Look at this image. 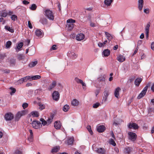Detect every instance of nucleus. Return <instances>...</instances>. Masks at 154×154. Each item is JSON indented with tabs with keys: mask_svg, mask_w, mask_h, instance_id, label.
I'll list each match as a JSON object with an SVG mask.
<instances>
[{
	"mask_svg": "<svg viewBox=\"0 0 154 154\" xmlns=\"http://www.w3.org/2000/svg\"><path fill=\"white\" fill-rule=\"evenodd\" d=\"M148 111L149 112H154V108H149L148 109Z\"/></svg>",
	"mask_w": 154,
	"mask_h": 154,
	"instance_id": "56",
	"label": "nucleus"
},
{
	"mask_svg": "<svg viewBox=\"0 0 154 154\" xmlns=\"http://www.w3.org/2000/svg\"><path fill=\"white\" fill-rule=\"evenodd\" d=\"M39 21L43 25L46 24L48 23L47 20L44 17L41 18Z\"/></svg>",
	"mask_w": 154,
	"mask_h": 154,
	"instance_id": "22",
	"label": "nucleus"
},
{
	"mask_svg": "<svg viewBox=\"0 0 154 154\" xmlns=\"http://www.w3.org/2000/svg\"><path fill=\"white\" fill-rule=\"evenodd\" d=\"M30 114L33 117H38L39 116L38 113L36 111L32 112Z\"/></svg>",
	"mask_w": 154,
	"mask_h": 154,
	"instance_id": "31",
	"label": "nucleus"
},
{
	"mask_svg": "<svg viewBox=\"0 0 154 154\" xmlns=\"http://www.w3.org/2000/svg\"><path fill=\"white\" fill-rule=\"evenodd\" d=\"M13 115L10 112L6 114L4 116L5 118L6 121H9L13 119L14 118Z\"/></svg>",
	"mask_w": 154,
	"mask_h": 154,
	"instance_id": "6",
	"label": "nucleus"
},
{
	"mask_svg": "<svg viewBox=\"0 0 154 154\" xmlns=\"http://www.w3.org/2000/svg\"><path fill=\"white\" fill-rule=\"evenodd\" d=\"M57 82L55 81H53L51 85L49 86L48 89L49 90H52L56 85Z\"/></svg>",
	"mask_w": 154,
	"mask_h": 154,
	"instance_id": "20",
	"label": "nucleus"
},
{
	"mask_svg": "<svg viewBox=\"0 0 154 154\" xmlns=\"http://www.w3.org/2000/svg\"><path fill=\"white\" fill-rule=\"evenodd\" d=\"M110 53V51L108 49H106L103 51L104 56L106 57L108 56Z\"/></svg>",
	"mask_w": 154,
	"mask_h": 154,
	"instance_id": "32",
	"label": "nucleus"
},
{
	"mask_svg": "<svg viewBox=\"0 0 154 154\" xmlns=\"http://www.w3.org/2000/svg\"><path fill=\"white\" fill-rule=\"evenodd\" d=\"M121 88L119 87H117L115 90L114 92V95L115 97L117 98H120L119 92L121 91Z\"/></svg>",
	"mask_w": 154,
	"mask_h": 154,
	"instance_id": "10",
	"label": "nucleus"
},
{
	"mask_svg": "<svg viewBox=\"0 0 154 154\" xmlns=\"http://www.w3.org/2000/svg\"><path fill=\"white\" fill-rule=\"evenodd\" d=\"M10 89L11 90V92L10 93L12 95L13 94H14L15 92L16 91L15 88L12 87H11Z\"/></svg>",
	"mask_w": 154,
	"mask_h": 154,
	"instance_id": "48",
	"label": "nucleus"
},
{
	"mask_svg": "<svg viewBox=\"0 0 154 154\" xmlns=\"http://www.w3.org/2000/svg\"><path fill=\"white\" fill-rule=\"evenodd\" d=\"M100 105L99 103H97L93 104V107L94 108H96L98 107Z\"/></svg>",
	"mask_w": 154,
	"mask_h": 154,
	"instance_id": "49",
	"label": "nucleus"
},
{
	"mask_svg": "<svg viewBox=\"0 0 154 154\" xmlns=\"http://www.w3.org/2000/svg\"><path fill=\"white\" fill-rule=\"evenodd\" d=\"M128 126L129 129L133 128L135 130L139 128L138 125L135 123H130L128 124Z\"/></svg>",
	"mask_w": 154,
	"mask_h": 154,
	"instance_id": "8",
	"label": "nucleus"
},
{
	"mask_svg": "<svg viewBox=\"0 0 154 154\" xmlns=\"http://www.w3.org/2000/svg\"><path fill=\"white\" fill-rule=\"evenodd\" d=\"M23 82H26L28 80L30 79V77L29 76H27L25 77L22 78Z\"/></svg>",
	"mask_w": 154,
	"mask_h": 154,
	"instance_id": "40",
	"label": "nucleus"
},
{
	"mask_svg": "<svg viewBox=\"0 0 154 154\" xmlns=\"http://www.w3.org/2000/svg\"><path fill=\"white\" fill-rule=\"evenodd\" d=\"M0 22H2V24L3 25L5 24V21L4 20V18L3 17H1L0 18Z\"/></svg>",
	"mask_w": 154,
	"mask_h": 154,
	"instance_id": "55",
	"label": "nucleus"
},
{
	"mask_svg": "<svg viewBox=\"0 0 154 154\" xmlns=\"http://www.w3.org/2000/svg\"><path fill=\"white\" fill-rule=\"evenodd\" d=\"M117 60L119 62H122L124 61L125 60V57L121 55H119L117 57Z\"/></svg>",
	"mask_w": 154,
	"mask_h": 154,
	"instance_id": "18",
	"label": "nucleus"
},
{
	"mask_svg": "<svg viewBox=\"0 0 154 154\" xmlns=\"http://www.w3.org/2000/svg\"><path fill=\"white\" fill-rule=\"evenodd\" d=\"M81 84L83 86V89H85V86H86V84L85 83H84L83 81L81 83Z\"/></svg>",
	"mask_w": 154,
	"mask_h": 154,
	"instance_id": "63",
	"label": "nucleus"
},
{
	"mask_svg": "<svg viewBox=\"0 0 154 154\" xmlns=\"http://www.w3.org/2000/svg\"><path fill=\"white\" fill-rule=\"evenodd\" d=\"M40 121L42 122V124L43 125H45L47 124V121H45V119L43 118H41L40 119Z\"/></svg>",
	"mask_w": 154,
	"mask_h": 154,
	"instance_id": "44",
	"label": "nucleus"
},
{
	"mask_svg": "<svg viewBox=\"0 0 154 154\" xmlns=\"http://www.w3.org/2000/svg\"><path fill=\"white\" fill-rule=\"evenodd\" d=\"M23 43L22 42H20L18 44L16 48V49L17 52H18L20 50L22 47L23 46Z\"/></svg>",
	"mask_w": 154,
	"mask_h": 154,
	"instance_id": "19",
	"label": "nucleus"
},
{
	"mask_svg": "<svg viewBox=\"0 0 154 154\" xmlns=\"http://www.w3.org/2000/svg\"><path fill=\"white\" fill-rule=\"evenodd\" d=\"M18 59L19 60H21L24 59L23 57L22 54H18L17 55Z\"/></svg>",
	"mask_w": 154,
	"mask_h": 154,
	"instance_id": "46",
	"label": "nucleus"
},
{
	"mask_svg": "<svg viewBox=\"0 0 154 154\" xmlns=\"http://www.w3.org/2000/svg\"><path fill=\"white\" fill-rule=\"evenodd\" d=\"M8 15V13L5 12H2L0 14V16L1 17H6Z\"/></svg>",
	"mask_w": 154,
	"mask_h": 154,
	"instance_id": "43",
	"label": "nucleus"
},
{
	"mask_svg": "<svg viewBox=\"0 0 154 154\" xmlns=\"http://www.w3.org/2000/svg\"><path fill=\"white\" fill-rule=\"evenodd\" d=\"M39 109L40 110H42L44 109L45 108V106L43 104H40L39 105Z\"/></svg>",
	"mask_w": 154,
	"mask_h": 154,
	"instance_id": "52",
	"label": "nucleus"
},
{
	"mask_svg": "<svg viewBox=\"0 0 154 154\" xmlns=\"http://www.w3.org/2000/svg\"><path fill=\"white\" fill-rule=\"evenodd\" d=\"M75 81L77 83H81L83 81L81 79H79L77 78H76L75 79Z\"/></svg>",
	"mask_w": 154,
	"mask_h": 154,
	"instance_id": "51",
	"label": "nucleus"
},
{
	"mask_svg": "<svg viewBox=\"0 0 154 154\" xmlns=\"http://www.w3.org/2000/svg\"><path fill=\"white\" fill-rule=\"evenodd\" d=\"M98 80L99 82H105V78L104 77H102L98 78Z\"/></svg>",
	"mask_w": 154,
	"mask_h": 154,
	"instance_id": "47",
	"label": "nucleus"
},
{
	"mask_svg": "<svg viewBox=\"0 0 154 154\" xmlns=\"http://www.w3.org/2000/svg\"><path fill=\"white\" fill-rule=\"evenodd\" d=\"M151 48L152 49L154 50V43H152L151 44Z\"/></svg>",
	"mask_w": 154,
	"mask_h": 154,
	"instance_id": "64",
	"label": "nucleus"
},
{
	"mask_svg": "<svg viewBox=\"0 0 154 154\" xmlns=\"http://www.w3.org/2000/svg\"><path fill=\"white\" fill-rule=\"evenodd\" d=\"M98 46L100 47H103L104 46V44L103 43H101V42H99L98 43Z\"/></svg>",
	"mask_w": 154,
	"mask_h": 154,
	"instance_id": "57",
	"label": "nucleus"
},
{
	"mask_svg": "<svg viewBox=\"0 0 154 154\" xmlns=\"http://www.w3.org/2000/svg\"><path fill=\"white\" fill-rule=\"evenodd\" d=\"M26 113L25 110H23L21 112H18L17 115V117L20 118L22 116L25 115Z\"/></svg>",
	"mask_w": 154,
	"mask_h": 154,
	"instance_id": "13",
	"label": "nucleus"
},
{
	"mask_svg": "<svg viewBox=\"0 0 154 154\" xmlns=\"http://www.w3.org/2000/svg\"><path fill=\"white\" fill-rule=\"evenodd\" d=\"M23 3L25 5H27L29 3L28 1L26 0H24L23 1Z\"/></svg>",
	"mask_w": 154,
	"mask_h": 154,
	"instance_id": "61",
	"label": "nucleus"
},
{
	"mask_svg": "<svg viewBox=\"0 0 154 154\" xmlns=\"http://www.w3.org/2000/svg\"><path fill=\"white\" fill-rule=\"evenodd\" d=\"M97 152L99 153L104 154L105 153L106 151L103 149L100 148H98L97 150Z\"/></svg>",
	"mask_w": 154,
	"mask_h": 154,
	"instance_id": "26",
	"label": "nucleus"
},
{
	"mask_svg": "<svg viewBox=\"0 0 154 154\" xmlns=\"http://www.w3.org/2000/svg\"><path fill=\"white\" fill-rule=\"evenodd\" d=\"M17 82L19 84H20L23 83L22 78L21 79H20Z\"/></svg>",
	"mask_w": 154,
	"mask_h": 154,
	"instance_id": "62",
	"label": "nucleus"
},
{
	"mask_svg": "<svg viewBox=\"0 0 154 154\" xmlns=\"http://www.w3.org/2000/svg\"><path fill=\"white\" fill-rule=\"evenodd\" d=\"M60 149L59 146H57L54 147L51 150V152L52 153H56L58 152Z\"/></svg>",
	"mask_w": 154,
	"mask_h": 154,
	"instance_id": "16",
	"label": "nucleus"
},
{
	"mask_svg": "<svg viewBox=\"0 0 154 154\" xmlns=\"http://www.w3.org/2000/svg\"><path fill=\"white\" fill-rule=\"evenodd\" d=\"M28 106V104L27 103H24L22 105V106L24 109L27 107Z\"/></svg>",
	"mask_w": 154,
	"mask_h": 154,
	"instance_id": "53",
	"label": "nucleus"
},
{
	"mask_svg": "<svg viewBox=\"0 0 154 154\" xmlns=\"http://www.w3.org/2000/svg\"><path fill=\"white\" fill-rule=\"evenodd\" d=\"M30 79H32V80H36L39 79L41 78V76L39 75H35L34 76H30Z\"/></svg>",
	"mask_w": 154,
	"mask_h": 154,
	"instance_id": "25",
	"label": "nucleus"
},
{
	"mask_svg": "<svg viewBox=\"0 0 154 154\" xmlns=\"http://www.w3.org/2000/svg\"><path fill=\"white\" fill-rule=\"evenodd\" d=\"M60 94L57 91H54L52 94V97L54 100L57 101L59 100Z\"/></svg>",
	"mask_w": 154,
	"mask_h": 154,
	"instance_id": "7",
	"label": "nucleus"
},
{
	"mask_svg": "<svg viewBox=\"0 0 154 154\" xmlns=\"http://www.w3.org/2000/svg\"><path fill=\"white\" fill-rule=\"evenodd\" d=\"M144 12L146 14H148L149 13V8L145 9L144 11Z\"/></svg>",
	"mask_w": 154,
	"mask_h": 154,
	"instance_id": "59",
	"label": "nucleus"
},
{
	"mask_svg": "<svg viewBox=\"0 0 154 154\" xmlns=\"http://www.w3.org/2000/svg\"><path fill=\"white\" fill-rule=\"evenodd\" d=\"M85 37V35L82 33H80L77 34L76 36V39L77 40L80 41L83 40Z\"/></svg>",
	"mask_w": 154,
	"mask_h": 154,
	"instance_id": "11",
	"label": "nucleus"
},
{
	"mask_svg": "<svg viewBox=\"0 0 154 154\" xmlns=\"http://www.w3.org/2000/svg\"><path fill=\"white\" fill-rule=\"evenodd\" d=\"M37 63L38 62L37 61L34 62H31L29 63L28 66L32 68L35 66Z\"/></svg>",
	"mask_w": 154,
	"mask_h": 154,
	"instance_id": "24",
	"label": "nucleus"
},
{
	"mask_svg": "<svg viewBox=\"0 0 154 154\" xmlns=\"http://www.w3.org/2000/svg\"><path fill=\"white\" fill-rule=\"evenodd\" d=\"M69 109V107L68 105H64L63 108V110L65 112H66L68 111Z\"/></svg>",
	"mask_w": 154,
	"mask_h": 154,
	"instance_id": "34",
	"label": "nucleus"
},
{
	"mask_svg": "<svg viewBox=\"0 0 154 154\" xmlns=\"http://www.w3.org/2000/svg\"><path fill=\"white\" fill-rule=\"evenodd\" d=\"M109 143L113 146H115L116 145V144L114 140L112 139H110L109 140Z\"/></svg>",
	"mask_w": 154,
	"mask_h": 154,
	"instance_id": "38",
	"label": "nucleus"
},
{
	"mask_svg": "<svg viewBox=\"0 0 154 154\" xmlns=\"http://www.w3.org/2000/svg\"><path fill=\"white\" fill-rule=\"evenodd\" d=\"M113 1V0H105L104 3L107 6H110L111 3Z\"/></svg>",
	"mask_w": 154,
	"mask_h": 154,
	"instance_id": "30",
	"label": "nucleus"
},
{
	"mask_svg": "<svg viewBox=\"0 0 154 154\" xmlns=\"http://www.w3.org/2000/svg\"><path fill=\"white\" fill-rule=\"evenodd\" d=\"M131 148L129 147H127L125 148L124 149V152L125 153L129 154L131 151Z\"/></svg>",
	"mask_w": 154,
	"mask_h": 154,
	"instance_id": "35",
	"label": "nucleus"
},
{
	"mask_svg": "<svg viewBox=\"0 0 154 154\" xmlns=\"http://www.w3.org/2000/svg\"><path fill=\"white\" fill-rule=\"evenodd\" d=\"M142 80L140 78H137L135 81L134 83L135 85L137 86H139Z\"/></svg>",
	"mask_w": 154,
	"mask_h": 154,
	"instance_id": "21",
	"label": "nucleus"
},
{
	"mask_svg": "<svg viewBox=\"0 0 154 154\" xmlns=\"http://www.w3.org/2000/svg\"><path fill=\"white\" fill-rule=\"evenodd\" d=\"M128 138L132 141H135L137 137V134L133 132H129L128 133Z\"/></svg>",
	"mask_w": 154,
	"mask_h": 154,
	"instance_id": "3",
	"label": "nucleus"
},
{
	"mask_svg": "<svg viewBox=\"0 0 154 154\" xmlns=\"http://www.w3.org/2000/svg\"><path fill=\"white\" fill-rule=\"evenodd\" d=\"M32 51H33V52L32 53H30H30H29V55L32 56V55L34 54H35V49L34 48H33Z\"/></svg>",
	"mask_w": 154,
	"mask_h": 154,
	"instance_id": "60",
	"label": "nucleus"
},
{
	"mask_svg": "<svg viewBox=\"0 0 154 154\" xmlns=\"http://www.w3.org/2000/svg\"><path fill=\"white\" fill-rule=\"evenodd\" d=\"M12 45V42L11 41H7L5 45L6 46V48L8 49L9 48L11 45Z\"/></svg>",
	"mask_w": 154,
	"mask_h": 154,
	"instance_id": "33",
	"label": "nucleus"
},
{
	"mask_svg": "<svg viewBox=\"0 0 154 154\" xmlns=\"http://www.w3.org/2000/svg\"><path fill=\"white\" fill-rule=\"evenodd\" d=\"M68 55L73 59H75L77 57V55L74 52L71 51H69L68 52Z\"/></svg>",
	"mask_w": 154,
	"mask_h": 154,
	"instance_id": "15",
	"label": "nucleus"
},
{
	"mask_svg": "<svg viewBox=\"0 0 154 154\" xmlns=\"http://www.w3.org/2000/svg\"><path fill=\"white\" fill-rule=\"evenodd\" d=\"M74 140V138L73 137H71L68 139L67 142V144L68 145H72L73 143Z\"/></svg>",
	"mask_w": 154,
	"mask_h": 154,
	"instance_id": "29",
	"label": "nucleus"
},
{
	"mask_svg": "<svg viewBox=\"0 0 154 154\" xmlns=\"http://www.w3.org/2000/svg\"><path fill=\"white\" fill-rule=\"evenodd\" d=\"M44 14L49 20H53L54 19V14L52 11L47 9L44 11Z\"/></svg>",
	"mask_w": 154,
	"mask_h": 154,
	"instance_id": "1",
	"label": "nucleus"
},
{
	"mask_svg": "<svg viewBox=\"0 0 154 154\" xmlns=\"http://www.w3.org/2000/svg\"><path fill=\"white\" fill-rule=\"evenodd\" d=\"M28 26L29 28L30 29H32V24L29 21H28Z\"/></svg>",
	"mask_w": 154,
	"mask_h": 154,
	"instance_id": "58",
	"label": "nucleus"
},
{
	"mask_svg": "<svg viewBox=\"0 0 154 154\" xmlns=\"http://www.w3.org/2000/svg\"><path fill=\"white\" fill-rule=\"evenodd\" d=\"M32 127L36 129H38L42 126V125L40 122L38 121H33L32 122Z\"/></svg>",
	"mask_w": 154,
	"mask_h": 154,
	"instance_id": "2",
	"label": "nucleus"
},
{
	"mask_svg": "<svg viewBox=\"0 0 154 154\" xmlns=\"http://www.w3.org/2000/svg\"><path fill=\"white\" fill-rule=\"evenodd\" d=\"M150 25V22H149L145 27V31L146 32H149V27Z\"/></svg>",
	"mask_w": 154,
	"mask_h": 154,
	"instance_id": "41",
	"label": "nucleus"
},
{
	"mask_svg": "<svg viewBox=\"0 0 154 154\" xmlns=\"http://www.w3.org/2000/svg\"><path fill=\"white\" fill-rule=\"evenodd\" d=\"M42 32L40 29H36L35 31V35L38 37L41 36L42 35Z\"/></svg>",
	"mask_w": 154,
	"mask_h": 154,
	"instance_id": "23",
	"label": "nucleus"
},
{
	"mask_svg": "<svg viewBox=\"0 0 154 154\" xmlns=\"http://www.w3.org/2000/svg\"><path fill=\"white\" fill-rule=\"evenodd\" d=\"M87 128L88 130V131L91 134H92L93 133V132L91 130V128L90 126V125L88 126L87 127Z\"/></svg>",
	"mask_w": 154,
	"mask_h": 154,
	"instance_id": "50",
	"label": "nucleus"
},
{
	"mask_svg": "<svg viewBox=\"0 0 154 154\" xmlns=\"http://www.w3.org/2000/svg\"><path fill=\"white\" fill-rule=\"evenodd\" d=\"M71 104L73 106H76L79 105V102L77 100L74 99L72 101Z\"/></svg>",
	"mask_w": 154,
	"mask_h": 154,
	"instance_id": "27",
	"label": "nucleus"
},
{
	"mask_svg": "<svg viewBox=\"0 0 154 154\" xmlns=\"http://www.w3.org/2000/svg\"><path fill=\"white\" fill-rule=\"evenodd\" d=\"M5 29L7 30L9 32L11 33H13L14 32V30L13 29H12L10 26H6L5 27Z\"/></svg>",
	"mask_w": 154,
	"mask_h": 154,
	"instance_id": "28",
	"label": "nucleus"
},
{
	"mask_svg": "<svg viewBox=\"0 0 154 154\" xmlns=\"http://www.w3.org/2000/svg\"><path fill=\"white\" fill-rule=\"evenodd\" d=\"M109 91L107 90H105L104 92V98H105V100H106L107 98V97L109 95Z\"/></svg>",
	"mask_w": 154,
	"mask_h": 154,
	"instance_id": "36",
	"label": "nucleus"
},
{
	"mask_svg": "<svg viewBox=\"0 0 154 154\" xmlns=\"http://www.w3.org/2000/svg\"><path fill=\"white\" fill-rule=\"evenodd\" d=\"M11 19L12 20L14 21L15 20H17V16L15 15H13L11 16Z\"/></svg>",
	"mask_w": 154,
	"mask_h": 154,
	"instance_id": "45",
	"label": "nucleus"
},
{
	"mask_svg": "<svg viewBox=\"0 0 154 154\" xmlns=\"http://www.w3.org/2000/svg\"><path fill=\"white\" fill-rule=\"evenodd\" d=\"M97 131L99 133L103 132L105 130V126L103 125H98L97 126Z\"/></svg>",
	"mask_w": 154,
	"mask_h": 154,
	"instance_id": "9",
	"label": "nucleus"
},
{
	"mask_svg": "<svg viewBox=\"0 0 154 154\" xmlns=\"http://www.w3.org/2000/svg\"><path fill=\"white\" fill-rule=\"evenodd\" d=\"M37 8V6L36 5L34 4H32L31 7L29 8L32 10L34 11Z\"/></svg>",
	"mask_w": 154,
	"mask_h": 154,
	"instance_id": "39",
	"label": "nucleus"
},
{
	"mask_svg": "<svg viewBox=\"0 0 154 154\" xmlns=\"http://www.w3.org/2000/svg\"><path fill=\"white\" fill-rule=\"evenodd\" d=\"M148 86H146L143 89L141 92L137 96V99H140L143 97L146 94L148 89Z\"/></svg>",
	"mask_w": 154,
	"mask_h": 154,
	"instance_id": "5",
	"label": "nucleus"
},
{
	"mask_svg": "<svg viewBox=\"0 0 154 154\" xmlns=\"http://www.w3.org/2000/svg\"><path fill=\"white\" fill-rule=\"evenodd\" d=\"M143 5V0H138V8L140 11H141L142 10Z\"/></svg>",
	"mask_w": 154,
	"mask_h": 154,
	"instance_id": "12",
	"label": "nucleus"
},
{
	"mask_svg": "<svg viewBox=\"0 0 154 154\" xmlns=\"http://www.w3.org/2000/svg\"><path fill=\"white\" fill-rule=\"evenodd\" d=\"M22 153L21 151L19 150H16L14 152V154H22Z\"/></svg>",
	"mask_w": 154,
	"mask_h": 154,
	"instance_id": "54",
	"label": "nucleus"
},
{
	"mask_svg": "<svg viewBox=\"0 0 154 154\" xmlns=\"http://www.w3.org/2000/svg\"><path fill=\"white\" fill-rule=\"evenodd\" d=\"M54 117V116L53 115L51 116L50 118L48 119L47 120V123L48 124H50L52 121V120Z\"/></svg>",
	"mask_w": 154,
	"mask_h": 154,
	"instance_id": "37",
	"label": "nucleus"
},
{
	"mask_svg": "<svg viewBox=\"0 0 154 154\" xmlns=\"http://www.w3.org/2000/svg\"><path fill=\"white\" fill-rule=\"evenodd\" d=\"M75 20L72 19H68L67 20V23H69L68 24V27L69 30H71L73 28L74 25L72 23H75Z\"/></svg>",
	"mask_w": 154,
	"mask_h": 154,
	"instance_id": "4",
	"label": "nucleus"
},
{
	"mask_svg": "<svg viewBox=\"0 0 154 154\" xmlns=\"http://www.w3.org/2000/svg\"><path fill=\"white\" fill-rule=\"evenodd\" d=\"M106 37L109 41H111L113 38L112 35L107 32H105Z\"/></svg>",
	"mask_w": 154,
	"mask_h": 154,
	"instance_id": "17",
	"label": "nucleus"
},
{
	"mask_svg": "<svg viewBox=\"0 0 154 154\" xmlns=\"http://www.w3.org/2000/svg\"><path fill=\"white\" fill-rule=\"evenodd\" d=\"M54 126L56 129H59L61 127V124L60 122L56 121L54 124Z\"/></svg>",
	"mask_w": 154,
	"mask_h": 154,
	"instance_id": "14",
	"label": "nucleus"
},
{
	"mask_svg": "<svg viewBox=\"0 0 154 154\" xmlns=\"http://www.w3.org/2000/svg\"><path fill=\"white\" fill-rule=\"evenodd\" d=\"M6 57V55L5 53L0 54V59L3 60Z\"/></svg>",
	"mask_w": 154,
	"mask_h": 154,
	"instance_id": "42",
	"label": "nucleus"
}]
</instances>
